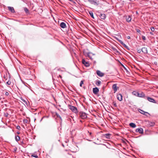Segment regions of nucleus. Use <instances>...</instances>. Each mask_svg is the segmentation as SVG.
I'll list each match as a JSON object with an SVG mask.
<instances>
[{"mask_svg": "<svg viewBox=\"0 0 158 158\" xmlns=\"http://www.w3.org/2000/svg\"><path fill=\"white\" fill-rule=\"evenodd\" d=\"M117 99L119 101H121L122 100V95L120 94H117Z\"/></svg>", "mask_w": 158, "mask_h": 158, "instance_id": "ddd939ff", "label": "nucleus"}, {"mask_svg": "<svg viewBox=\"0 0 158 158\" xmlns=\"http://www.w3.org/2000/svg\"><path fill=\"white\" fill-rule=\"evenodd\" d=\"M10 76L9 75V78H10Z\"/></svg>", "mask_w": 158, "mask_h": 158, "instance_id": "3c124183", "label": "nucleus"}, {"mask_svg": "<svg viewBox=\"0 0 158 158\" xmlns=\"http://www.w3.org/2000/svg\"><path fill=\"white\" fill-rule=\"evenodd\" d=\"M3 78L5 79V80H7V74H6V75H4L3 77Z\"/></svg>", "mask_w": 158, "mask_h": 158, "instance_id": "72a5a7b5", "label": "nucleus"}, {"mask_svg": "<svg viewBox=\"0 0 158 158\" xmlns=\"http://www.w3.org/2000/svg\"><path fill=\"white\" fill-rule=\"evenodd\" d=\"M137 97L140 98H142L145 99H146V96H145V94L143 92H141L139 93H138Z\"/></svg>", "mask_w": 158, "mask_h": 158, "instance_id": "20e7f679", "label": "nucleus"}, {"mask_svg": "<svg viewBox=\"0 0 158 158\" xmlns=\"http://www.w3.org/2000/svg\"><path fill=\"white\" fill-rule=\"evenodd\" d=\"M131 0H129V1H131Z\"/></svg>", "mask_w": 158, "mask_h": 158, "instance_id": "13d9d810", "label": "nucleus"}, {"mask_svg": "<svg viewBox=\"0 0 158 158\" xmlns=\"http://www.w3.org/2000/svg\"><path fill=\"white\" fill-rule=\"evenodd\" d=\"M150 29L152 32H154L155 31V28L154 27H150Z\"/></svg>", "mask_w": 158, "mask_h": 158, "instance_id": "bb28decb", "label": "nucleus"}, {"mask_svg": "<svg viewBox=\"0 0 158 158\" xmlns=\"http://www.w3.org/2000/svg\"><path fill=\"white\" fill-rule=\"evenodd\" d=\"M99 91V89L97 87L94 88L93 89V93L95 94H98Z\"/></svg>", "mask_w": 158, "mask_h": 158, "instance_id": "0eeeda50", "label": "nucleus"}, {"mask_svg": "<svg viewBox=\"0 0 158 158\" xmlns=\"http://www.w3.org/2000/svg\"><path fill=\"white\" fill-rule=\"evenodd\" d=\"M99 17L101 19H105L106 18V15L104 13H101L99 15Z\"/></svg>", "mask_w": 158, "mask_h": 158, "instance_id": "f8f14e48", "label": "nucleus"}, {"mask_svg": "<svg viewBox=\"0 0 158 158\" xmlns=\"http://www.w3.org/2000/svg\"><path fill=\"white\" fill-rule=\"evenodd\" d=\"M119 42H120V43L125 48L127 49L128 50V46L126 45L122 41L119 40Z\"/></svg>", "mask_w": 158, "mask_h": 158, "instance_id": "6ab92c4d", "label": "nucleus"}, {"mask_svg": "<svg viewBox=\"0 0 158 158\" xmlns=\"http://www.w3.org/2000/svg\"><path fill=\"white\" fill-rule=\"evenodd\" d=\"M91 134H92L91 132H90L89 133L90 135H91Z\"/></svg>", "mask_w": 158, "mask_h": 158, "instance_id": "8fccbe9b", "label": "nucleus"}, {"mask_svg": "<svg viewBox=\"0 0 158 158\" xmlns=\"http://www.w3.org/2000/svg\"><path fill=\"white\" fill-rule=\"evenodd\" d=\"M136 30L137 32L138 33H139L140 32V30L138 29H136Z\"/></svg>", "mask_w": 158, "mask_h": 158, "instance_id": "c9c22d12", "label": "nucleus"}, {"mask_svg": "<svg viewBox=\"0 0 158 158\" xmlns=\"http://www.w3.org/2000/svg\"><path fill=\"white\" fill-rule=\"evenodd\" d=\"M8 73L9 74H10L9 73Z\"/></svg>", "mask_w": 158, "mask_h": 158, "instance_id": "4d7b16f0", "label": "nucleus"}, {"mask_svg": "<svg viewBox=\"0 0 158 158\" xmlns=\"http://www.w3.org/2000/svg\"><path fill=\"white\" fill-rule=\"evenodd\" d=\"M24 10L27 13H28L29 12V10L26 7H25L24 8Z\"/></svg>", "mask_w": 158, "mask_h": 158, "instance_id": "cd10ccee", "label": "nucleus"}, {"mask_svg": "<svg viewBox=\"0 0 158 158\" xmlns=\"http://www.w3.org/2000/svg\"><path fill=\"white\" fill-rule=\"evenodd\" d=\"M142 39L144 40H146L145 37L144 35L142 36Z\"/></svg>", "mask_w": 158, "mask_h": 158, "instance_id": "473e14b6", "label": "nucleus"}, {"mask_svg": "<svg viewBox=\"0 0 158 158\" xmlns=\"http://www.w3.org/2000/svg\"><path fill=\"white\" fill-rule=\"evenodd\" d=\"M136 132H139L140 134H143V129L141 127L138 128L135 130Z\"/></svg>", "mask_w": 158, "mask_h": 158, "instance_id": "39448f33", "label": "nucleus"}, {"mask_svg": "<svg viewBox=\"0 0 158 158\" xmlns=\"http://www.w3.org/2000/svg\"><path fill=\"white\" fill-rule=\"evenodd\" d=\"M138 93L139 92H138L136 91H134L131 92V94H132L135 96H137Z\"/></svg>", "mask_w": 158, "mask_h": 158, "instance_id": "412c9836", "label": "nucleus"}, {"mask_svg": "<svg viewBox=\"0 0 158 158\" xmlns=\"http://www.w3.org/2000/svg\"><path fill=\"white\" fill-rule=\"evenodd\" d=\"M31 156L34 157H35V158H39L38 156L37 155H31Z\"/></svg>", "mask_w": 158, "mask_h": 158, "instance_id": "e433bc0d", "label": "nucleus"}, {"mask_svg": "<svg viewBox=\"0 0 158 158\" xmlns=\"http://www.w3.org/2000/svg\"><path fill=\"white\" fill-rule=\"evenodd\" d=\"M129 131H131L130 130H129Z\"/></svg>", "mask_w": 158, "mask_h": 158, "instance_id": "5fc2aeb1", "label": "nucleus"}, {"mask_svg": "<svg viewBox=\"0 0 158 158\" xmlns=\"http://www.w3.org/2000/svg\"><path fill=\"white\" fill-rule=\"evenodd\" d=\"M146 99L150 102L158 104V102H156L154 99L151 97L146 96Z\"/></svg>", "mask_w": 158, "mask_h": 158, "instance_id": "7ed1b4c3", "label": "nucleus"}, {"mask_svg": "<svg viewBox=\"0 0 158 158\" xmlns=\"http://www.w3.org/2000/svg\"><path fill=\"white\" fill-rule=\"evenodd\" d=\"M151 35H154V34L153 33V32L152 31V32H150V33H149Z\"/></svg>", "mask_w": 158, "mask_h": 158, "instance_id": "ea45409f", "label": "nucleus"}, {"mask_svg": "<svg viewBox=\"0 0 158 158\" xmlns=\"http://www.w3.org/2000/svg\"><path fill=\"white\" fill-rule=\"evenodd\" d=\"M129 14H130L131 13H133L132 11L131 10H129Z\"/></svg>", "mask_w": 158, "mask_h": 158, "instance_id": "37998d69", "label": "nucleus"}, {"mask_svg": "<svg viewBox=\"0 0 158 158\" xmlns=\"http://www.w3.org/2000/svg\"><path fill=\"white\" fill-rule=\"evenodd\" d=\"M142 53L145 54L148 53V50L147 48L145 47H142Z\"/></svg>", "mask_w": 158, "mask_h": 158, "instance_id": "6e6552de", "label": "nucleus"}, {"mask_svg": "<svg viewBox=\"0 0 158 158\" xmlns=\"http://www.w3.org/2000/svg\"><path fill=\"white\" fill-rule=\"evenodd\" d=\"M82 63L86 67H89V63L88 62H86L84 59H82Z\"/></svg>", "mask_w": 158, "mask_h": 158, "instance_id": "9b49d317", "label": "nucleus"}, {"mask_svg": "<svg viewBox=\"0 0 158 158\" xmlns=\"http://www.w3.org/2000/svg\"><path fill=\"white\" fill-rule=\"evenodd\" d=\"M56 115L57 117L59 118L60 119H61V118L60 116V115L58 114L57 113H56Z\"/></svg>", "mask_w": 158, "mask_h": 158, "instance_id": "c85d7f7f", "label": "nucleus"}, {"mask_svg": "<svg viewBox=\"0 0 158 158\" xmlns=\"http://www.w3.org/2000/svg\"><path fill=\"white\" fill-rule=\"evenodd\" d=\"M129 126L133 128H135L136 127V125L135 124L133 123H129Z\"/></svg>", "mask_w": 158, "mask_h": 158, "instance_id": "f3484780", "label": "nucleus"}, {"mask_svg": "<svg viewBox=\"0 0 158 158\" xmlns=\"http://www.w3.org/2000/svg\"><path fill=\"white\" fill-rule=\"evenodd\" d=\"M101 81L98 80H96L95 82L96 85L98 86H99L101 84Z\"/></svg>", "mask_w": 158, "mask_h": 158, "instance_id": "aec40b11", "label": "nucleus"}, {"mask_svg": "<svg viewBox=\"0 0 158 158\" xmlns=\"http://www.w3.org/2000/svg\"><path fill=\"white\" fill-rule=\"evenodd\" d=\"M68 107L69 109L73 112L75 113H77L78 112L77 109L76 107L71 105H69Z\"/></svg>", "mask_w": 158, "mask_h": 158, "instance_id": "f257e3e1", "label": "nucleus"}, {"mask_svg": "<svg viewBox=\"0 0 158 158\" xmlns=\"http://www.w3.org/2000/svg\"><path fill=\"white\" fill-rule=\"evenodd\" d=\"M17 133L18 134H20V132H17Z\"/></svg>", "mask_w": 158, "mask_h": 158, "instance_id": "a18cd8bd", "label": "nucleus"}, {"mask_svg": "<svg viewBox=\"0 0 158 158\" xmlns=\"http://www.w3.org/2000/svg\"><path fill=\"white\" fill-rule=\"evenodd\" d=\"M88 2L94 5H98V4L97 3V1L96 0H88Z\"/></svg>", "mask_w": 158, "mask_h": 158, "instance_id": "423d86ee", "label": "nucleus"}, {"mask_svg": "<svg viewBox=\"0 0 158 158\" xmlns=\"http://www.w3.org/2000/svg\"><path fill=\"white\" fill-rule=\"evenodd\" d=\"M59 76L61 78H62V76H61L60 75H59Z\"/></svg>", "mask_w": 158, "mask_h": 158, "instance_id": "49530a36", "label": "nucleus"}, {"mask_svg": "<svg viewBox=\"0 0 158 158\" xmlns=\"http://www.w3.org/2000/svg\"><path fill=\"white\" fill-rule=\"evenodd\" d=\"M111 135L110 134L107 133L103 135V137H105L107 139H110Z\"/></svg>", "mask_w": 158, "mask_h": 158, "instance_id": "dca6fc26", "label": "nucleus"}, {"mask_svg": "<svg viewBox=\"0 0 158 158\" xmlns=\"http://www.w3.org/2000/svg\"><path fill=\"white\" fill-rule=\"evenodd\" d=\"M5 94L6 96H8L9 95V93L8 92H5Z\"/></svg>", "mask_w": 158, "mask_h": 158, "instance_id": "4c0bfd02", "label": "nucleus"}, {"mask_svg": "<svg viewBox=\"0 0 158 158\" xmlns=\"http://www.w3.org/2000/svg\"><path fill=\"white\" fill-rule=\"evenodd\" d=\"M137 51L138 53L140 54H142V48H137Z\"/></svg>", "mask_w": 158, "mask_h": 158, "instance_id": "4be33fe9", "label": "nucleus"}, {"mask_svg": "<svg viewBox=\"0 0 158 158\" xmlns=\"http://www.w3.org/2000/svg\"><path fill=\"white\" fill-rule=\"evenodd\" d=\"M113 105L114 107H116L117 106L116 103L115 102H113Z\"/></svg>", "mask_w": 158, "mask_h": 158, "instance_id": "f704fd0d", "label": "nucleus"}, {"mask_svg": "<svg viewBox=\"0 0 158 158\" xmlns=\"http://www.w3.org/2000/svg\"><path fill=\"white\" fill-rule=\"evenodd\" d=\"M60 26L61 28H65L66 27V24L64 22L61 23L60 24Z\"/></svg>", "mask_w": 158, "mask_h": 158, "instance_id": "a211bd4d", "label": "nucleus"}, {"mask_svg": "<svg viewBox=\"0 0 158 158\" xmlns=\"http://www.w3.org/2000/svg\"><path fill=\"white\" fill-rule=\"evenodd\" d=\"M138 111H139V112H140L141 114H143L144 115L146 116H147V114H145V113H146L148 114H149V113H148V112H145V111H143V110H141L140 109H138Z\"/></svg>", "mask_w": 158, "mask_h": 158, "instance_id": "9d476101", "label": "nucleus"}, {"mask_svg": "<svg viewBox=\"0 0 158 158\" xmlns=\"http://www.w3.org/2000/svg\"><path fill=\"white\" fill-rule=\"evenodd\" d=\"M8 114H7V115L6 116H8Z\"/></svg>", "mask_w": 158, "mask_h": 158, "instance_id": "6e6d98bb", "label": "nucleus"}, {"mask_svg": "<svg viewBox=\"0 0 158 158\" xmlns=\"http://www.w3.org/2000/svg\"><path fill=\"white\" fill-rule=\"evenodd\" d=\"M21 100L24 102H26V101L25 100H24V99H23V98H22L21 99Z\"/></svg>", "mask_w": 158, "mask_h": 158, "instance_id": "79ce46f5", "label": "nucleus"}, {"mask_svg": "<svg viewBox=\"0 0 158 158\" xmlns=\"http://www.w3.org/2000/svg\"><path fill=\"white\" fill-rule=\"evenodd\" d=\"M124 67L125 69L127 70V69L125 67Z\"/></svg>", "mask_w": 158, "mask_h": 158, "instance_id": "09e8293b", "label": "nucleus"}, {"mask_svg": "<svg viewBox=\"0 0 158 158\" xmlns=\"http://www.w3.org/2000/svg\"><path fill=\"white\" fill-rule=\"evenodd\" d=\"M15 139L16 141H17V142H18L20 140V137L18 135L16 136H15Z\"/></svg>", "mask_w": 158, "mask_h": 158, "instance_id": "5701e85b", "label": "nucleus"}, {"mask_svg": "<svg viewBox=\"0 0 158 158\" xmlns=\"http://www.w3.org/2000/svg\"><path fill=\"white\" fill-rule=\"evenodd\" d=\"M91 54L90 53H88L87 54V56L90 58L91 59H93L92 58L91 56Z\"/></svg>", "mask_w": 158, "mask_h": 158, "instance_id": "a878e982", "label": "nucleus"}, {"mask_svg": "<svg viewBox=\"0 0 158 158\" xmlns=\"http://www.w3.org/2000/svg\"><path fill=\"white\" fill-rule=\"evenodd\" d=\"M8 10L10 11L12 13H14L15 12V11L14 9V8L12 7H10V6H8Z\"/></svg>", "mask_w": 158, "mask_h": 158, "instance_id": "2eb2a0df", "label": "nucleus"}, {"mask_svg": "<svg viewBox=\"0 0 158 158\" xmlns=\"http://www.w3.org/2000/svg\"><path fill=\"white\" fill-rule=\"evenodd\" d=\"M11 81H8L7 82H6V84L8 85H10L11 84Z\"/></svg>", "mask_w": 158, "mask_h": 158, "instance_id": "c756f323", "label": "nucleus"}, {"mask_svg": "<svg viewBox=\"0 0 158 158\" xmlns=\"http://www.w3.org/2000/svg\"><path fill=\"white\" fill-rule=\"evenodd\" d=\"M27 121H28L27 119L24 120V121H23V122L24 123H27Z\"/></svg>", "mask_w": 158, "mask_h": 158, "instance_id": "a19ab883", "label": "nucleus"}, {"mask_svg": "<svg viewBox=\"0 0 158 158\" xmlns=\"http://www.w3.org/2000/svg\"><path fill=\"white\" fill-rule=\"evenodd\" d=\"M118 87H117V86L116 84H114L112 85V88L113 89L114 92H115L117 90V89Z\"/></svg>", "mask_w": 158, "mask_h": 158, "instance_id": "4468645a", "label": "nucleus"}, {"mask_svg": "<svg viewBox=\"0 0 158 158\" xmlns=\"http://www.w3.org/2000/svg\"><path fill=\"white\" fill-rule=\"evenodd\" d=\"M16 128L19 130H21V127L20 126H17V127H16Z\"/></svg>", "mask_w": 158, "mask_h": 158, "instance_id": "2f4dec72", "label": "nucleus"}, {"mask_svg": "<svg viewBox=\"0 0 158 158\" xmlns=\"http://www.w3.org/2000/svg\"><path fill=\"white\" fill-rule=\"evenodd\" d=\"M102 88H103V89H104V87H103Z\"/></svg>", "mask_w": 158, "mask_h": 158, "instance_id": "603ef678", "label": "nucleus"}, {"mask_svg": "<svg viewBox=\"0 0 158 158\" xmlns=\"http://www.w3.org/2000/svg\"><path fill=\"white\" fill-rule=\"evenodd\" d=\"M126 20H127V22H128V21H129L128 19H126Z\"/></svg>", "mask_w": 158, "mask_h": 158, "instance_id": "c03bdc74", "label": "nucleus"}, {"mask_svg": "<svg viewBox=\"0 0 158 158\" xmlns=\"http://www.w3.org/2000/svg\"><path fill=\"white\" fill-rule=\"evenodd\" d=\"M130 39V36H129V39Z\"/></svg>", "mask_w": 158, "mask_h": 158, "instance_id": "864d4df0", "label": "nucleus"}, {"mask_svg": "<svg viewBox=\"0 0 158 158\" xmlns=\"http://www.w3.org/2000/svg\"><path fill=\"white\" fill-rule=\"evenodd\" d=\"M79 115L80 117L82 119H85L87 117V116L86 114L83 112H80L79 113Z\"/></svg>", "mask_w": 158, "mask_h": 158, "instance_id": "f03ea898", "label": "nucleus"}, {"mask_svg": "<svg viewBox=\"0 0 158 158\" xmlns=\"http://www.w3.org/2000/svg\"><path fill=\"white\" fill-rule=\"evenodd\" d=\"M17 150V148H15V151H16V150Z\"/></svg>", "mask_w": 158, "mask_h": 158, "instance_id": "de8ad7c7", "label": "nucleus"}, {"mask_svg": "<svg viewBox=\"0 0 158 158\" xmlns=\"http://www.w3.org/2000/svg\"><path fill=\"white\" fill-rule=\"evenodd\" d=\"M83 84V81H81L80 84V85L81 87L82 86V85Z\"/></svg>", "mask_w": 158, "mask_h": 158, "instance_id": "7c9ffc66", "label": "nucleus"}, {"mask_svg": "<svg viewBox=\"0 0 158 158\" xmlns=\"http://www.w3.org/2000/svg\"><path fill=\"white\" fill-rule=\"evenodd\" d=\"M131 20V18L130 15H129V22H130Z\"/></svg>", "mask_w": 158, "mask_h": 158, "instance_id": "58836bf2", "label": "nucleus"}, {"mask_svg": "<svg viewBox=\"0 0 158 158\" xmlns=\"http://www.w3.org/2000/svg\"><path fill=\"white\" fill-rule=\"evenodd\" d=\"M96 73L98 76L100 77H102L104 76V73L98 70L96 71Z\"/></svg>", "mask_w": 158, "mask_h": 158, "instance_id": "1a4fd4ad", "label": "nucleus"}, {"mask_svg": "<svg viewBox=\"0 0 158 158\" xmlns=\"http://www.w3.org/2000/svg\"><path fill=\"white\" fill-rule=\"evenodd\" d=\"M89 14L90 15L91 17L92 18H93L94 19V16L93 13V12L91 11H89Z\"/></svg>", "mask_w": 158, "mask_h": 158, "instance_id": "b1692460", "label": "nucleus"}, {"mask_svg": "<svg viewBox=\"0 0 158 158\" xmlns=\"http://www.w3.org/2000/svg\"><path fill=\"white\" fill-rule=\"evenodd\" d=\"M155 123L154 122H150L149 123V125L151 127H153L154 126Z\"/></svg>", "mask_w": 158, "mask_h": 158, "instance_id": "393cba45", "label": "nucleus"}]
</instances>
